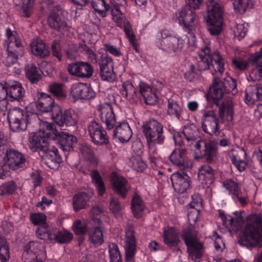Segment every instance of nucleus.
I'll list each match as a JSON object with an SVG mask.
<instances>
[{"mask_svg": "<svg viewBox=\"0 0 262 262\" xmlns=\"http://www.w3.org/2000/svg\"><path fill=\"white\" fill-rule=\"evenodd\" d=\"M161 46L163 50L169 53H178L183 47V40L174 36L162 39Z\"/></svg>", "mask_w": 262, "mask_h": 262, "instance_id": "b1692460", "label": "nucleus"}, {"mask_svg": "<svg viewBox=\"0 0 262 262\" xmlns=\"http://www.w3.org/2000/svg\"><path fill=\"white\" fill-rule=\"evenodd\" d=\"M207 12L204 17L209 26L208 30L211 34L217 35L222 30L223 11L222 7L214 0L206 2Z\"/></svg>", "mask_w": 262, "mask_h": 262, "instance_id": "7ed1b4c3", "label": "nucleus"}, {"mask_svg": "<svg viewBox=\"0 0 262 262\" xmlns=\"http://www.w3.org/2000/svg\"><path fill=\"white\" fill-rule=\"evenodd\" d=\"M40 155L44 163L51 169H56L62 161L57 149L54 147L49 148L48 146H44L43 151Z\"/></svg>", "mask_w": 262, "mask_h": 262, "instance_id": "2eb2a0df", "label": "nucleus"}, {"mask_svg": "<svg viewBox=\"0 0 262 262\" xmlns=\"http://www.w3.org/2000/svg\"><path fill=\"white\" fill-rule=\"evenodd\" d=\"M124 248L126 260L132 261L134 257L136 248L135 237L133 229H129L125 232Z\"/></svg>", "mask_w": 262, "mask_h": 262, "instance_id": "4be33fe9", "label": "nucleus"}, {"mask_svg": "<svg viewBox=\"0 0 262 262\" xmlns=\"http://www.w3.org/2000/svg\"><path fill=\"white\" fill-rule=\"evenodd\" d=\"M53 120L59 126H74L78 121V115L72 109L66 110L62 113L61 107H56Z\"/></svg>", "mask_w": 262, "mask_h": 262, "instance_id": "0eeeda50", "label": "nucleus"}, {"mask_svg": "<svg viewBox=\"0 0 262 262\" xmlns=\"http://www.w3.org/2000/svg\"><path fill=\"white\" fill-rule=\"evenodd\" d=\"M37 233L40 235V239H48L51 242L55 241L60 244L69 243L73 237L72 233L65 230L52 232L46 231L45 229L41 228L38 229Z\"/></svg>", "mask_w": 262, "mask_h": 262, "instance_id": "6e6552de", "label": "nucleus"}, {"mask_svg": "<svg viewBox=\"0 0 262 262\" xmlns=\"http://www.w3.org/2000/svg\"><path fill=\"white\" fill-rule=\"evenodd\" d=\"M93 195V193L84 192H79L73 198V206L74 210L77 212L81 209L89 206L88 203Z\"/></svg>", "mask_w": 262, "mask_h": 262, "instance_id": "cd10ccee", "label": "nucleus"}, {"mask_svg": "<svg viewBox=\"0 0 262 262\" xmlns=\"http://www.w3.org/2000/svg\"><path fill=\"white\" fill-rule=\"evenodd\" d=\"M92 5L95 11L104 17L106 15V12L110 9L111 5L106 3L103 0H93Z\"/></svg>", "mask_w": 262, "mask_h": 262, "instance_id": "8fccbe9b", "label": "nucleus"}, {"mask_svg": "<svg viewBox=\"0 0 262 262\" xmlns=\"http://www.w3.org/2000/svg\"><path fill=\"white\" fill-rule=\"evenodd\" d=\"M58 142L63 151L73 150V146L77 142V138L67 132H61L58 134Z\"/></svg>", "mask_w": 262, "mask_h": 262, "instance_id": "393cba45", "label": "nucleus"}, {"mask_svg": "<svg viewBox=\"0 0 262 262\" xmlns=\"http://www.w3.org/2000/svg\"><path fill=\"white\" fill-rule=\"evenodd\" d=\"M17 186L14 181H10L3 183L0 186V195H9L14 192Z\"/></svg>", "mask_w": 262, "mask_h": 262, "instance_id": "5fc2aeb1", "label": "nucleus"}, {"mask_svg": "<svg viewBox=\"0 0 262 262\" xmlns=\"http://www.w3.org/2000/svg\"><path fill=\"white\" fill-rule=\"evenodd\" d=\"M123 27L125 34L127 37L129 38V41L132 44L134 49L136 50H137V46L135 40V35L132 28H131L129 24H127Z\"/></svg>", "mask_w": 262, "mask_h": 262, "instance_id": "0e129e2a", "label": "nucleus"}, {"mask_svg": "<svg viewBox=\"0 0 262 262\" xmlns=\"http://www.w3.org/2000/svg\"><path fill=\"white\" fill-rule=\"evenodd\" d=\"M29 147L33 152L38 151L39 155L43 151V147L48 146V142L45 141L39 132L31 134L29 137Z\"/></svg>", "mask_w": 262, "mask_h": 262, "instance_id": "a878e982", "label": "nucleus"}, {"mask_svg": "<svg viewBox=\"0 0 262 262\" xmlns=\"http://www.w3.org/2000/svg\"><path fill=\"white\" fill-rule=\"evenodd\" d=\"M26 76L32 84H36L42 78L37 68L33 63H29L25 67Z\"/></svg>", "mask_w": 262, "mask_h": 262, "instance_id": "e433bc0d", "label": "nucleus"}, {"mask_svg": "<svg viewBox=\"0 0 262 262\" xmlns=\"http://www.w3.org/2000/svg\"><path fill=\"white\" fill-rule=\"evenodd\" d=\"M100 76L102 80L112 82L115 79L112 59L107 56L102 57L99 62Z\"/></svg>", "mask_w": 262, "mask_h": 262, "instance_id": "aec40b11", "label": "nucleus"}, {"mask_svg": "<svg viewBox=\"0 0 262 262\" xmlns=\"http://www.w3.org/2000/svg\"><path fill=\"white\" fill-rule=\"evenodd\" d=\"M25 91L21 84L18 81H14L9 87L8 96L11 101H21L25 96Z\"/></svg>", "mask_w": 262, "mask_h": 262, "instance_id": "f704fd0d", "label": "nucleus"}, {"mask_svg": "<svg viewBox=\"0 0 262 262\" xmlns=\"http://www.w3.org/2000/svg\"><path fill=\"white\" fill-rule=\"evenodd\" d=\"M145 208V204L141 197L135 192L131 201V209L135 217L137 219L140 218Z\"/></svg>", "mask_w": 262, "mask_h": 262, "instance_id": "2f4dec72", "label": "nucleus"}, {"mask_svg": "<svg viewBox=\"0 0 262 262\" xmlns=\"http://www.w3.org/2000/svg\"><path fill=\"white\" fill-rule=\"evenodd\" d=\"M234 10L240 14L244 13L247 10L253 8L254 0H233Z\"/></svg>", "mask_w": 262, "mask_h": 262, "instance_id": "49530a36", "label": "nucleus"}, {"mask_svg": "<svg viewBox=\"0 0 262 262\" xmlns=\"http://www.w3.org/2000/svg\"><path fill=\"white\" fill-rule=\"evenodd\" d=\"M225 61L224 58L221 56L219 52L216 51L212 54L211 66L213 67L215 72L222 74L224 71Z\"/></svg>", "mask_w": 262, "mask_h": 262, "instance_id": "c03bdc74", "label": "nucleus"}, {"mask_svg": "<svg viewBox=\"0 0 262 262\" xmlns=\"http://www.w3.org/2000/svg\"><path fill=\"white\" fill-rule=\"evenodd\" d=\"M183 132L188 141L195 140L199 134L198 129L194 124H186Z\"/></svg>", "mask_w": 262, "mask_h": 262, "instance_id": "09e8293b", "label": "nucleus"}, {"mask_svg": "<svg viewBox=\"0 0 262 262\" xmlns=\"http://www.w3.org/2000/svg\"><path fill=\"white\" fill-rule=\"evenodd\" d=\"M73 230L75 233L77 235H82L86 233L88 229L86 224L82 223L80 220H76L73 224Z\"/></svg>", "mask_w": 262, "mask_h": 262, "instance_id": "052dcab7", "label": "nucleus"}, {"mask_svg": "<svg viewBox=\"0 0 262 262\" xmlns=\"http://www.w3.org/2000/svg\"><path fill=\"white\" fill-rule=\"evenodd\" d=\"M38 95L36 102L37 108L42 113H49L53 119L55 115L54 112L55 108L56 107H60V106L55 102L54 100L50 95L40 93Z\"/></svg>", "mask_w": 262, "mask_h": 262, "instance_id": "f8f14e48", "label": "nucleus"}, {"mask_svg": "<svg viewBox=\"0 0 262 262\" xmlns=\"http://www.w3.org/2000/svg\"><path fill=\"white\" fill-rule=\"evenodd\" d=\"M7 117L11 129L13 132H19L25 130L36 116L28 114L23 109L14 107L10 110Z\"/></svg>", "mask_w": 262, "mask_h": 262, "instance_id": "39448f33", "label": "nucleus"}, {"mask_svg": "<svg viewBox=\"0 0 262 262\" xmlns=\"http://www.w3.org/2000/svg\"><path fill=\"white\" fill-rule=\"evenodd\" d=\"M195 10L192 12H189L188 16L185 18L182 22L184 28L188 30L189 31H191L194 27V21L195 19Z\"/></svg>", "mask_w": 262, "mask_h": 262, "instance_id": "bf43d9fd", "label": "nucleus"}, {"mask_svg": "<svg viewBox=\"0 0 262 262\" xmlns=\"http://www.w3.org/2000/svg\"><path fill=\"white\" fill-rule=\"evenodd\" d=\"M88 129L91 140L95 144L102 145L108 143L105 130L96 121H91L88 125Z\"/></svg>", "mask_w": 262, "mask_h": 262, "instance_id": "9b49d317", "label": "nucleus"}, {"mask_svg": "<svg viewBox=\"0 0 262 262\" xmlns=\"http://www.w3.org/2000/svg\"><path fill=\"white\" fill-rule=\"evenodd\" d=\"M80 61H76L68 66L67 70L69 73L73 76L79 77Z\"/></svg>", "mask_w": 262, "mask_h": 262, "instance_id": "69168bd1", "label": "nucleus"}, {"mask_svg": "<svg viewBox=\"0 0 262 262\" xmlns=\"http://www.w3.org/2000/svg\"><path fill=\"white\" fill-rule=\"evenodd\" d=\"M195 10L196 9H193V7L186 5L182 7L181 10H179L176 13V15L180 24H182V22L184 20L185 18L188 16L189 12H192V11Z\"/></svg>", "mask_w": 262, "mask_h": 262, "instance_id": "680f3d73", "label": "nucleus"}, {"mask_svg": "<svg viewBox=\"0 0 262 262\" xmlns=\"http://www.w3.org/2000/svg\"><path fill=\"white\" fill-rule=\"evenodd\" d=\"M181 236L187 246L189 257L194 262H201L204 248L198 238L197 232L189 227L183 231Z\"/></svg>", "mask_w": 262, "mask_h": 262, "instance_id": "20e7f679", "label": "nucleus"}, {"mask_svg": "<svg viewBox=\"0 0 262 262\" xmlns=\"http://www.w3.org/2000/svg\"><path fill=\"white\" fill-rule=\"evenodd\" d=\"M8 39L7 52L13 53L21 57L24 55L25 47L23 46L21 38L16 31H12L10 28L6 30Z\"/></svg>", "mask_w": 262, "mask_h": 262, "instance_id": "ddd939ff", "label": "nucleus"}, {"mask_svg": "<svg viewBox=\"0 0 262 262\" xmlns=\"http://www.w3.org/2000/svg\"><path fill=\"white\" fill-rule=\"evenodd\" d=\"M80 66L79 77L89 78L92 76L94 70L92 65L87 62L80 61Z\"/></svg>", "mask_w": 262, "mask_h": 262, "instance_id": "6e6d98bb", "label": "nucleus"}, {"mask_svg": "<svg viewBox=\"0 0 262 262\" xmlns=\"http://www.w3.org/2000/svg\"><path fill=\"white\" fill-rule=\"evenodd\" d=\"M113 136L121 142L127 143L132 136V132L127 123L122 122L116 126Z\"/></svg>", "mask_w": 262, "mask_h": 262, "instance_id": "bb28decb", "label": "nucleus"}, {"mask_svg": "<svg viewBox=\"0 0 262 262\" xmlns=\"http://www.w3.org/2000/svg\"><path fill=\"white\" fill-rule=\"evenodd\" d=\"M143 133L145 137L149 149V160L151 163L156 162V157L154 155L157 152L156 146L162 144L165 140L163 126L157 120L148 121L142 126Z\"/></svg>", "mask_w": 262, "mask_h": 262, "instance_id": "f03ea898", "label": "nucleus"}, {"mask_svg": "<svg viewBox=\"0 0 262 262\" xmlns=\"http://www.w3.org/2000/svg\"><path fill=\"white\" fill-rule=\"evenodd\" d=\"M170 179L173 188L179 193H184L190 186V178L183 171L173 173Z\"/></svg>", "mask_w": 262, "mask_h": 262, "instance_id": "a211bd4d", "label": "nucleus"}, {"mask_svg": "<svg viewBox=\"0 0 262 262\" xmlns=\"http://www.w3.org/2000/svg\"><path fill=\"white\" fill-rule=\"evenodd\" d=\"M91 177L92 183L95 185L97 193L100 196H102L106 192V188L104 182L97 170H94L91 172Z\"/></svg>", "mask_w": 262, "mask_h": 262, "instance_id": "58836bf2", "label": "nucleus"}, {"mask_svg": "<svg viewBox=\"0 0 262 262\" xmlns=\"http://www.w3.org/2000/svg\"><path fill=\"white\" fill-rule=\"evenodd\" d=\"M80 151L85 160L89 162L92 165L97 164V159L94 152L90 146L85 144L81 145Z\"/></svg>", "mask_w": 262, "mask_h": 262, "instance_id": "a18cd8bd", "label": "nucleus"}, {"mask_svg": "<svg viewBox=\"0 0 262 262\" xmlns=\"http://www.w3.org/2000/svg\"><path fill=\"white\" fill-rule=\"evenodd\" d=\"M39 133L43 138H45V141L48 142V139L52 140H58V132L56 128L54 127V124L53 123H47L46 126V128L43 130H39Z\"/></svg>", "mask_w": 262, "mask_h": 262, "instance_id": "79ce46f5", "label": "nucleus"}, {"mask_svg": "<svg viewBox=\"0 0 262 262\" xmlns=\"http://www.w3.org/2000/svg\"><path fill=\"white\" fill-rule=\"evenodd\" d=\"M42 247L41 244L38 242L32 241L24 247L23 254L26 259L34 260L37 257V254Z\"/></svg>", "mask_w": 262, "mask_h": 262, "instance_id": "473e14b6", "label": "nucleus"}, {"mask_svg": "<svg viewBox=\"0 0 262 262\" xmlns=\"http://www.w3.org/2000/svg\"><path fill=\"white\" fill-rule=\"evenodd\" d=\"M121 93L131 103L137 102L138 100L136 89L132 83L128 81L122 84Z\"/></svg>", "mask_w": 262, "mask_h": 262, "instance_id": "c9c22d12", "label": "nucleus"}, {"mask_svg": "<svg viewBox=\"0 0 262 262\" xmlns=\"http://www.w3.org/2000/svg\"><path fill=\"white\" fill-rule=\"evenodd\" d=\"M4 157L9 168L13 170L26 167L27 160L21 152L13 149H7Z\"/></svg>", "mask_w": 262, "mask_h": 262, "instance_id": "1a4fd4ad", "label": "nucleus"}, {"mask_svg": "<svg viewBox=\"0 0 262 262\" xmlns=\"http://www.w3.org/2000/svg\"><path fill=\"white\" fill-rule=\"evenodd\" d=\"M112 184L114 191L121 198L125 199L130 189L127 180L114 172L112 173Z\"/></svg>", "mask_w": 262, "mask_h": 262, "instance_id": "f3484780", "label": "nucleus"}, {"mask_svg": "<svg viewBox=\"0 0 262 262\" xmlns=\"http://www.w3.org/2000/svg\"><path fill=\"white\" fill-rule=\"evenodd\" d=\"M21 10L22 15L25 17H29L31 15L32 9L35 3V0H20Z\"/></svg>", "mask_w": 262, "mask_h": 262, "instance_id": "13d9d810", "label": "nucleus"}, {"mask_svg": "<svg viewBox=\"0 0 262 262\" xmlns=\"http://www.w3.org/2000/svg\"><path fill=\"white\" fill-rule=\"evenodd\" d=\"M9 258V249L4 237L0 236V262H7Z\"/></svg>", "mask_w": 262, "mask_h": 262, "instance_id": "864d4df0", "label": "nucleus"}, {"mask_svg": "<svg viewBox=\"0 0 262 262\" xmlns=\"http://www.w3.org/2000/svg\"><path fill=\"white\" fill-rule=\"evenodd\" d=\"M70 95L75 99L90 100L95 97L96 93L88 84L77 83L72 86Z\"/></svg>", "mask_w": 262, "mask_h": 262, "instance_id": "4468645a", "label": "nucleus"}, {"mask_svg": "<svg viewBox=\"0 0 262 262\" xmlns=\"http://www.w3.org/2000/svg\"><path fill=\"white\" fill-rule=\"evenodd\" d=\"M208 143H206L204 141L200 140L195 142L194 146L195 149V156L194 158L199 159L203 158L205 154L206 148H207Z\"/></svg>", "mask_w": 262, "mask_h": 262, "instance_id": "4d7b16f0", "label": "nucleus"}, {"mask_svg": "<svg viewBox=\"0 0 262 262\" xmlns=\"http://www.w3.org/2000/svg\"><path fill=\"white\" fill-rule=\"evenodd\" d=\"M223 186L228 190L231 197L241 191L238 184L232 179H227L223 183Z\"/></svg>", "mask_w": 262, "mask_h": 262, "instance_id": "603ef678", "label": "nucleus"}, {"mask_svg": "<svg viewBox=\"0 0 262 262\" xmlns=\"http://www.w3.org/2000/svg\"><path fill=\"white\" fill-rule=\"evenodd\" d=\"M205 154L203 157L205 161L207 163H213L216 162L217 159V144L213 141L208 143L206 148Z\"/></svg>", "mask_w": 262, "mask_h": 262, "instance_id": "4c0bfd02", "label": "nucleus"}, {"mask_svg": "<svg viewBox=\"0 0 262 262\" xmlns=\"http://www.w3.org/2000/svg\"><path fill=\"white\" fill-rule=\"evenodd\" d=\"M62 83L54 82L48 85V91L57 99L63 100L67 97V94L63 89Z\"/></svg>", "mask_w": 262, "mask_h": 262, "instance_id": "37998d69", "label": "nucleus"}, {"mask_svg": "<svg viewBox=\"0 0 262 262\" xmlns=\"http://www.w3.org/2000/svg\"><path fill=\"white\" fill-rule=\"evenodd\" d=\"M40 70L45 76H53L54 72V69L50 63L46 61H42L40 65Z\"/></svg>", "mask_w": 262, "mask_h": 262, "instance_id": "e2e57ef3", "label": "nucleus"}, {"mask_svg": "<svg viewBox=\"0 0 262 262\" xmlns=\"http://www.w3.org/2000/svg\"><path fill=\"white\" fill-rule=\"evenodd\" d=\"M226 92V86L225 83L219 77H214L209 90V94L213 102L219 105V100Z\"/></svg>", "mask_w": 262, "mask_h": 262, "instance_id": "412c9836", "label": "nucleus"}, {"mask_svg": "<svg viewBox=\"0 0 262 262\" xmlns=\"http://www.w3.org/2000/svg\"><path fill=\"white\" fill-rule=\"evenodd\" d=\"M104 228L101 225L92 228L89 233L90 242L95 247L104 243L103 232Z\"/></svg>", "mask_w": 262, "mask_h": 262, "instance_id": "72a5a7b5", "label": "nucleus"}, {"mask_svg": "<svg viewBox=\"0 0 262 262\" xmlns=\"http://www.w3.org/2000/svg\"><path fill=\"white\" fill-rule=\"evenodd\" d=\"M170 161L181 169L188 168L192 166L191 160L188 157L185 148H177L169 156Z\"/></svg>", "mask_w": 262, "mask_h": 262, "instance_id": "dca6fc26", "label": "nucleus"}, {"mask_svg": "<svg viewBox=\"0 0 262 262\" xmlns=\"http://www.w3.org/2000/svg\"><path fill=\"white\" fill-rule=\"evenodd\" d=\"M33 53L36 56L45 58L49 55L50 51L42 40L37 41L34 45L31 46Z\"/></svg>", "mask_w": 262, "mask_h": 262, "instance_id": "a19ab883", "label": "nucleus"}, {"mask_svg": "<svg viewBox=\"0 0 262 262\" xmlns=\"http://www.w3.org/2000/svg\"><path fill=\"white\" fill-rule=\"evenodd\" d=\"M203 130L211 136L217 135L219 133V119L213 110L205 112L202 116Z\"/></svg>", "mask_w": 262, "mask_h": 262, "instance_id": "9d476101", "label": "nucleus"}, {"mask_svg": "<svg viewBox=\"0 0 262 262\" xmlns=\"http://www.w3.org/2000/svg\"><path fill=\"white\" fill-rule=\"evenodd\" d=\"M210 49L206 46L202 49L199 53V60L198 61V69L200 71L208 70L211 66L212 54H210Z\"/></svg>", "mask_w": 262, "mask_h": 262, "instance_id": "7c9ffc66", "label": "nucleus"}, {"mask_svg": "<svg viewBox=\"0 0 262 262\" xmlns=\"http://www.w3.org/2000/svg\"><path fill=\"white\" fill-rule=\"evenodd\" d=\"M231 160L239 171L245 170L248 164L246 161L247 152L244 148H239L235 155L231 156Z\"/></svg>", "mask_w": 262, "mask_h": 262, "instance_id": "c756f323", "label": "nucleus"}, {"mask_svg": "<svg viewBox=\"0 0 262 262\" xmlns=\"http://www.w3.org/2000/svg\"><path fill=\"white\" fill-rule=\"evenodd\" d=\"M45 3L48 5V9L50 11L48 18V24L50 27L60 32L67 30L68 25L63 18L60 6L55 5L52 2Z\"/></svg>", "mask_w": 262, "mask_h": 262, "instance_id": "423d86ee", "label": "nucleus"}, {"mask_svg": "<svg viewBox=\"0 0 262 262\" xmlns=\"http://www.w3.org/2000/svg\"><path fill=\"white\" fill-rule=\"evenodd\" d=\"M238 243L248 248L262 247V219L255 216L249 222L237 237Z\"/></svg>", "mask_w": 262, "mask_h": 262, "instance_id": "f257e3e1", "label": "nucleus"}, {"mask_svg": "<svg viewBox=\"0 0 262 262\" xmlns=\"http://www.w3.org/2000/svg\"><path fill=\"white\" fill-rule=\"evenodd\" d=\"M192 199V201L188 205L189 208L200 211L203 205L202 199L198 195H193Z\"/></svg>", "mask_w": 262, "mask_h": 262, "instance_id": "774afa93", "label": "nucleus"}, {"mask_svg": "<svg viewBox=\"0 0 262 262\" xmlns=\"http://www.w3.org/2000/svg\"><path fill=\"white\" fill-rule=\"evenodd\" d=\"M182 111L183 107L181 103L173 98L168 100L167 113L169 115L179 119L181 117Z\"/></svg>", "mask_w": 262, "mask_h": 262, "instance_id": "ea45409f", "label": "nucleus"}, {"mask_svg": "<svg viewBox=\"0 0 262 262\" xmlns=\"http://www.w3.org/2000/svg\"><path fill=\"white\" fill-rule=\"evenodd\" d=\"M98 110L100 112L101 121L105 124L106 128L112 129L116 123V120L112 104L104 103L99 106Z\"/></svg>", "mask_w": 262, "mask_h": 262, "instance_id": "6ab92c4d", "label": "nucleus"}, {"mask_svg": "<svg viewBox=\"0 0 262 262\" xmlns=\"http://www.w3.org/2000/svg\"><path fill=\"white\" fill-rule=\"evenodd\" d=\"M163 241L171 249H176L180 243L179 233L175 228L170 227L163 233Z\"/></svg>", "mask_w": 262, "mask_h": 262, "instance_id": "c85d7f7f", "label": "nucleus"}, {"mask_svg": "<svg viewBox=\"0 0 262 262\" xmlns=\"http://www.w3.org/2000/svg\"><path fill=\"white\" fill-rule=\"evenodd\" d=\"M225 113L227 115V120L231 121L233 119V104L232 101H224L220 106L219 115L220 117L223 118Z\"/></svg>", "mask_w": 262, "mask_h": 262, "instance_id": "de8ad7c7", "label": "nucleus"}, {"mask_svg": "<svg viewBox=\"0 0 262 262\" xmlns=\"http://www.w3.org/2000/svg\"><path fill=\"white\" fill-rule=\"evenodd\" d=\"M110 262H122V256L118 246L113 243L108 245Z\"/></svg>", "mask_w": 262, "mask_h": 262, "instance_id": "3c124183", "label": "nucleus"}, {"mask_svg": "<svg viewBox=\"0 0 262 262\" xmlns=\"http://www.w3.org/2000/svg\"><path fill=\"white\" fill-rule=\"evenodd\" d=\"M245 92V102L248 105H252L262 98V84L250 85Z\"/></svg>", "mask_w": 262, "mask_h": 262, "instance_id": "5701e85b", "label": "nucleus"}, {"mask_svg": "<svg viewBox=\"0 0 262 262\" xmlns=\"http://www.w3.org/2000/svg\"><path fill=\"white\" fill-rule=\"evenodd\" d=\"M225 81L228 85V88H226L227 92L231 91L233 94H236L237 92L236 80L231 77H228L225 79Z\"/></svg>", "mask_w": 262, "mask_h": 262, "instance_id": "338daca9", "label": "nucleus"}]
</instances>
